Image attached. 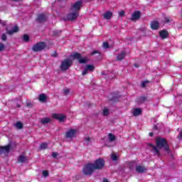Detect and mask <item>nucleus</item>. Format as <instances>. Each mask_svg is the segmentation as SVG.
Instances as JSON below:
<instances>
[{
    "instance_id": "ddd939ff",
    "label": "nucleus",
    "mask_w": 182,
    "mask_h": 182,
    "mask_svg": "<svg viewBox=\"0 0 182 182\" xmlns=\"http://www.w3.org/2000/svg\"><path fill=\"white\" fill-rule=\"evenodd\" d=\"M159 26H160V24L157 21H151V29H153L154 31H157V29H159Z\"/></svg>"
},
{
    "instance_id": "bb28decb",
    "label": "nucleus",
    "mask_w": 182,
    "mask_h": 182,
    "mask_svg": "<svg viewBox=\"0 0 182 182\" xmlns=\"http://www.w3.org/2000/svg\"><path fill=\"white\" fill-rule=\"evenodd\" d=\"M85 68H87V70H90V72H93V70H95V66L92 65H87Z\"/></svg>"
},
{
    "instance_id": "72a5a7b5",
    "label": "nucleus",
    "mask_w": 182,
    "mask_h": 182,
    "mask_svg": "<svg viewBox=\"0 0 182 182\" xmlns=\"http://www.w3.org/2000/svg\"><path fill=\"white\" fill-rule=\"evenodd\" d=\"M103 115L104 116H108L109 115V109L105 108L103 109Z\"/></svg>"
},
{
    "instance_id": "37998d69",
    "label": "nucleus",
    "mask_w": 182,
    "mask_h": 182,
    "mask_svg": "<svg viewBox=\"0 0 182 182\" xmlns=\"http://www.w3.org/2000/svg\"><path fill=\"white\" fill-rule=\"evenodd\" d=\"M96 53H97L99 55V56H100V53L97 50H94L92 53H91V55H96Z\"/></svg>"
},
{
    "instance_id": "423d86ee",
    "label": "nucleus",
    "mask_w": 182,
    "mask_h": 182,
    "mask_svg": "<svg viewBox=\"0 0 182 182\" xmlns=\"http://www.w3.org/2000/svg\"><path fill=\"white\" fill-rule=\"evenodd\" d=\"M79 16L77 11H73V13L68 14L66 17L64 18V21H75Z\"/></svg>"
},
{
    "instance_id": "9b49d317",
    "label": "nucleus",
    "mask_w": 182,
    "mask_h": 182,
    "mask_svg": "<svg viewBox=\"0 0 182 182\" xmlns=\"http://www.w3.org/2000/svg\"><path fill=\"white\" fill-rule=\"evenodd\" d=\"M135 170L136 173H146V171H147V168L143 166H136Z\"/></svg>"
},
{
    "instance_id": "79ce46f5",
    "label": "nucleus",
    "mask_w": 182,
    "mask_h": 182,
    "mask_svg": "<svg viewBox=\"0 0 182 182\" xmlns=\"http://www.w3.org/2000/svg\"><path fill=\"white\" fill-rule=\"evenodd\" d=\"M60 32H62V31H53V35H54L55 36H58L59 35V33H60Z\"/></svg>"
},
{
    "instance_id": "20e7f679",
    "label": "nucleus",
    "mask_w": 182,
    "mask_h": 182,
    "mask_svg": "<svg viewBox=\"0 0 182 182\" xmlns=\"http://www.w3.org/2000/svg\"><path fill=\"white\" fill-rule=\"evenodd\" d=\"M46 48V44L45 42L37 43L32 48L33 52H41V50H43Z\"/></svg>"
},
{
    "instance_id": "e433bc0d",
    "label": "nucleus",
    "mask_w": 182,
    "mask_h": 182,
    "mask_svg": "<svg viewBox=\"0 0 182 182\" xmlns=\"http://www.w3.org/2000/svg\"><path fill=\"white\" fill-rule=\"evenodd\" d=\"M147 83H149V81L147 80L143 81L141 84V87H146V85H147Z\"/></svg>"
},
{
    "instance_id": "c03bdc74",
    "label": "nucleus",
    "mask_w": 182,
    "mask_h": 182,
    "mask_svg": "<svg viewBox=\"0 0 182 182\" xmlns=\"http://www.w3.org/2000/svg\"><path fill=\"white\" fill-rule=\"evenodd\" d=\"M87 68H85V69H84L83 70H82V75H83V76H85V75H87Z\"/></svg>"
},
{
    "instance_id": "c9c22d12",
    "label": "nucleus",
    "mask_w": 182,
    "mask_h": 182,
    "mask_svg": "<svg viewBox=\"0 0 182 182\" xmlns=\"http://www.w3.org/2000/svg\"><path fill=\"white\" fill-rule=\"evenodd\" d=\"M111 159H112V160H113L114 161H117V156H116V154H113L111 156Z\"/></svg>"
},
{
    "instance_id": "f03ea898",
    "label": "nucleus",
    "mask_w": 182,
    "mask_h": 182,
    "mask_svg": "<svg viewBox=\"0 0 182 182\" xmlns=\"http://www.w3.org/2000/svg\"><path fill=\"white\" fill-rule=\"evenodd\" d=\"M93 171H95L93 164H86L82 169V173H84L85 176H92Z\"/></svg>"
},
{
    "instance_id": "4c0bfd02",
    "label": "nucleus",
    "mask_w": 182,
    "mask_h": 182,
    "mask_svg": "<svg viewBox=\"0 0 182 182\" xmlns=\"http://www.w3.org/2000/svg\"><path fill=\"white\" fill-rule=\"evenodd\" d=\"M4 49H5V45H4L2 43H0V52H2Z\"/></svg>"
},
{
    "instance_id": "412c9836",
    "label": "nucleus",
    "mask_w": 182,
    "mask_h": 182,
    "mask_svg": "<svg viewBox=\"0 0 182 182\" xmlns=\"http://www.w3.org/2000/svg\"><path fill=\"white\" fill-rule=\"evenodd\" d=\"M51 120L50 118L45 117L41 119V122L42 124H48V123H50Z\"/></svg>"
},
{
    "instance_id": "f704fd0d",
    "label": "nucleus",
    "mask_w": 182,
    "mask_h": 182,
    "mask_svg": "<svg viewBox=\"0 0 182 182\" xmlns=\"http://www.w3.org/2000/svg\"><path fill=\"white\" fill-rule=\"evenodd\" d=\"M102 46L105 49H109V43L107 42H104L102 44Z\"/></svg>"
},
{
    "instance_id": "f257e3e1",
    "label": "nucleus",
    "mask_w": 182,
    "mask_h": 182,
    "mask_svg": "<svg viewBox=\"0 0 182 182\" xmlns=\"http://www.w3.org/2000/svg\"><path fill=\"white\" fill-rule=\"evenodd\" d=\"M149 147H151V151L155 156H160V151L159 149H164L165 151H170V146L167 144V141L164 138L156 139V146L149 144Z\"/></svg>"
},
{
    "instance_id": "f8f14e48",
    "label": "nucleus",
    "mask_w": 182,
    "mask_h": 182,
    "mask_svg": "<svg viewBox=\"0 0 182 182\" xmlns=\"http://www.w3.org/2000/svg\"><path fill=\"white\" fill-rule=\"evenodd\" d=\"M53 118L59 120L60 122H63L65 120V115L62 114H53Z\"/></svg>"
},
{
    "instance_id": "0eeeda50",
    "label": "nucleus",
    "mask_w": 182,
    "mask_h": 182,
    "mask_svg": "<svg viewBox=\"0 0 182 182\" xmlns=\"http://www.w3.org/2000/svg\"><path fill=\"white\" fill-rule=\"evenodd\" d=\"M83 3L82 1H78L74 3V4L71 6V11L72 12H79L80 11V9L82 8V4Z\"/></svg>"
},
{
    "instance_id": "7ed1b4c3",
    "label": "nucleus",
    "mask_w": 182,
    "mask_h": 182,
    "mask_svg": "<svg viewBox=\"0 0 182 182\" xmlns=\"http://www.w3.org/2000/svg\"><path fill=\"white\" fill-rule=\"evenodd\" d=\"M92 166L95 170H102L105 167V161L102 159H97Z\"/></svg>"
},
{
    "instance_id": "c85d7f7f",
    "label": "nucleus",
    "mask_w": 182,
    "mask_h": 182,
    "mask_svg": "<svg viewBox=\"0 0 182 182\" xmlns=\"http://www.w3.org/2000/svg\"><path fill=\"white\" fill-rule=\"evenodd\" d=\"M40 148L41 150H45L46 149H48V144L43 143L40 145Z\"/></svg>"
},
{
    "instance_id": "8fccbe9b",
    "label": "nucleus",
    "mask_w": 182,
    "mask_h": 182,
    "mask_svg": "<svg viewBox=\"0 0 182 182\" xmlns=\"http://www.w3.org/2000/svg\"><path fill=\"white\" fill-rule=\"evenodd\" d=\"M154 130H157V125L154 126Z\"/></svg>"
},
{
    "instance_id": "aec40b11",
    "label": "nucleus",
    "mask_w": 182,
    "mask_h": 182,
    "mask_svg": "<svg viewBox=\"0 0 182 182\" xmlns=\"http://www.w3.org/2000/svg\"><path fill=\"white\" fill-rule=\"evenodd\" d=\"M112 16H113V13H112V11H109L105 12V14H104L105 19H110Z\"/></svg>"
},
{
    "instance_id": "7c9ffc66",
    "label": "nucleus",
    "mask_w": 182,
    "mask_h": 182,
    "mask_svg": "<svg viewBox=\"0 0 182 182\" xmlns=\"http://www.w3.org/2000/svg\"><path fill=\"white\" fill-rule=\"evenodd\" d=\"M70 92V90L69 88H64L63 89V94L66 96L68 95H69Z\"/></svg>"
},
{
    "instance_id": "864d4df0",
    "label": "nucleus",
    "mask_w": 182,
    "mask_h": 182,
    "mask_svg": "<svg viewBox=\"0 0 182 182\" xmlns=\"http://www.w3.org/2000/svg\"><path fill=\"white\" fill-rule=\"evenodd\" d=\"M52 56H53L54 58H56V53H55L54 54H53Z\"/></svg>"
},
{
    "instance_id": "5fc2aeb1",
    "label": "nucleus",
    "mask_w": 182,
    "mask_h": 182,
    "mask_svg": "<svg viewBox=\"0 0 182 182\" xmlns=\"http://www.w3.org/2000/svg\"><path fill=\"white\" fill-rule=\"evenodd\" d=\"M102 182H109L107 179H104Z\"/></svg>"
},
{
    "instance_id": "39448f33",
    "label": "nucleus",
    "mask_w": 182,
    "mask_h": 182,
    "mask_svg": "<svg viewBox=\"0 0 182 182\" xmlns=\"http://www.w3.org/2000/svg\"><path fill=\"white\" fill-rule=\"evenodd\" d=\"M72 66V61L71 60L69 59H65L63 61H62L61 65H60V69L63 71L68 70L69 68Z\"/></svg>"
},
{
    "instance_id": "49530a36",
    "label": "nucleus",
    "mask_w": 182,
    "mask_h": 182,
    "mask_svg": "<svg viewBox=\"0 0 182 182\" xmlns=\"http://www.w3.org/2000/svg\"><path fill=\"white\" fill-rule=\"evenodd\" d=\"M178 139H182V129L179 132V135L178 136Z\"/></svg>"
},
{
    "instance_id": "f3484780",
    "label": "nucleus",
    "mask_w": 182,
    "mask_h": 182,
    "mask_svg": "<svg viewBox=\"0 0 182 182\" xmlns=\"http://www.w3.org/2000/svg\"><path fill=\"white\" fill-rule=\"evenodd\" d=\"M19 31V28L18 26H15L11 30H7L8 35H14V33H16Z\"/></svg>"
},
{
    "instance_id": "1a4fd4ad",
    "label": "nucleus",
    "mask_w": 182,
    "mask_h": 182,
    "mask_svg": "<svg viewBox=\"0 0 182 182\" xmlns=\"http://www.w3.org/2000/svg\"><path fill=\"white\" fill-rule=\"evenodd\" d=\"M9 150H11V144H8L5 146H1L0 154H6L9 153Z\"/></svg>"
},
{
    "instance_id": "6e6552de",
    "label": "nucleus",
    "mask_w": 182,
    "mask_h": 182,
    "mask_svg": "<svg viewBox=\"0 0 182 182\" xmlns=\"http://www.w3.org/2000/svg\"><path fill=\"white\" fill-rule=\"evenodd\" d=\"M76 136V129H69L65 133V137L67 139H73V137Z\"/></svg>"
},
{
    "instance_id": "a19ab883",
    "label": "nucleus",
    "mask_w": 182,
    "mask_h": 182,
    "mask_svg": "<svg viewBox=\"0 0 182 182\" xmlns=\"http://www.w3.org/2000/svg\"><path fill=\"white\" fill-rule=\"evenodd\" d=\"M124 14H125L124 11H121L119 12V16L123 17L124 16Z\"/></svg>"
},
{
    "instance_id": "603ef678",
    "label": "nucleus",
    "mask_w": 182,
    "mask_h": 182,
    "mask_svg": "<svg viewBox=\"0 0 182 182\" xmlns=\"http://www.w3.org/2000/svg\"><path fill=\"white\" fill-rule=\"evenodd\" d=\"M12 1H14V2H19V1H21L22 0H12Z\"/></svg>"
},
{
    "instance_id": "3c124183",
    "label": "nucleus",
    "mask_w": 182,
    "mask_h": 182,
    "mask_svg": "<svg viewBox=\"0 0 182 182\" xmlns=\"http://www.w3.org/2000/svg\"><path fill=\"white\" fill-rule=\"evenodd\" d=\"M153 135H154L153 132H150V133H149V136H150L151 137H153Z\"/></svg>"
},
{
    "instance_id": "cd10ccee",
    "label": "nucleus",
    "mask_w": 182,
    "mask_h": 182,
    "mask_svg": "<svg viewBox=\"0 0 182 182\" xmlns=\"http://www.w3.org/2000/svg\"><path fill=\"white\" fill-rule=\"evenodd\" d=\"M16 127H17V129H23V124L21 122H18L16 124Z\"/></svg>"
},
{
    "instance_id": "9d476101",
    "label": "nucleus",
    "mask_w": 182,
    "mask_h": 182,
    "mask_svg": "<svg viewBox=\"0 0 182 182\" xmlns=\"http://www.w3.org/2000/svg\"><path fill=\"white\" fill-rule=\"evenodd\" d=\"M141 16V12L137 11H135L131 18V21H137V19H139V18Z\"/></svg>"
},
{
    "instance_id": "de8ad7c7",
    "label": "nucleus",
    "mask_w": 182,
    "mask_h": 182,
    "mask_svg": "<svg viewBox=\"0 0 182 182\" xmlns=\"http://www.w3.org/2000/svg\"><path fill=\"white\" fill-rule=\"evenodd\" d=\"M85 141H87V144H89V141H90V138H85Z\"/></svg>"
},
{
    "instance_id": "dca6fc26",
    "label": "nucleus",
    "mask_w": 182,
    "mask_h": 182,
    "mask_svg": "<svg viewBox=\"0 0 182 182\" xmlns=\"http://www.w3.org/2000/svg\"><path fill=\"white\" fill-rule=\"evenodd\" d=\"M159 36L161 38V39H166L168 36V32L167 31L164 30L159 32Z\"/></svg>"
},
{
    "instance_id": "2f4dec72",
    "label": "nucleus",
    "mask_w": 182,
    "mask_h": 182,
    "mask_svg": "<svg viewBox=\"0 0 182 182\" xmlns=\"http://www.w3.org/2000/svg\"><path fill=\"white\" fill-rule=\"evenodd\" d=\"M171 18L170 17H165L164 18V22L165 23H170V22H171Z\"/></svg>"
},
{
    "instance_id": "6ab92c4d",
    "label": "nucleus",
    "mask_w": 182,
    "mask_h": 182,
    "mask_svg": "<svg viewBox=\"0 0 182 182\" xmlns=\"http://www.w3.org/2000/svg\"><path fill=\"white\" fill-rule=\"evenodd\" d=\"M126 56V52L122 51L117 56V60H123L124 59V57Z\"/></svg>"
},
{
    "instance_id": "a211bd4d",
    "label": "nucleus",
    "mask_w": 182,
    "mask_h": 182,
    "mask_svg": "<svg viewBox=\"0 0 182 182\" xmlns=\"http://www.w3.org/2000/svg\"><path fill=\"white\" fill-rule=\"evenodd\" d=\"M27 160L28 158L23 154L20 155L18 159V163H25Z\"/></svg>"
},
{
    "instance_id": "58836bf2",
    "label": "nucleus",
    "mask_w": 182,
    "mask_h": 182,
    "mask_svg": "<svg viewBox=\"0 0 182 182\" xmlns=\"http://www.w3.org/2000/svg\"><path fill=\"white\" fill-rule=\"evenodd\" d=\"M43 177H48V176H49V172L48 171H43Z\"/></svg>"
},
{
    "instance_id": "c756f323",
    "label": "nucleus",
    "mask_w": 182,
    "mask_h": 182,
    "mask_svg": "<svg viewBox=\"0 0 182 182\" xmlns=\"http://www.w3.org/2000/svg\"><path fill=\"white\" fill-rule=\"evenodd\" d=\"M23 42H28L29 41V36H28V34H25L23 36Z\"/></svg>"
},
{
    "instance_id": "ea45409f",
    "label": "nucleus",
    "mask_w": 182,
    "mask_h": 182,
    "mask_svg": "<svg viewBox=\"0 0 182 182\" xmlns=\"http://www.w3.org/2000/svg\"><path fill=\"white\" fill-rule=\"evenodd\" d=\"M59 154H58V152H53L52 153V157H53V159H56L58 157V155Z\"/></svg>"
},
{
    "instance_id": "13d9d810",
    "label": "nucleus",
    "mask_w": 182,
    "mask_h": 182,
    "mask_svg": "<svg viewBox=\"0 0 182 182\" xmlns=\"http://www.w3.org/2000/svg\"><path fill=\"white\" fill-rule=\"evenodd\" d=\"M58 1H62V0H58Z\"/></svg>"
},
{
    "instance_id": "4d7b16f0",
    "label": "nucleus",
    "mask_w": 182,
    "mask_h": 182,
    "mask_svg": "<svg viewBox=\"0 0 182 182\" xmlns=\"http://www.w3.org/2000/svg\"><path fill=\"white\" fill-rule=\"evenodd\" d=\"M17 107H21V105L17 104Z\"/></svg>"
},
{
    "instance_id": "5701e85b",
    "label": "nucleus",
    "mask_w": 182,
    "mask_h": 182,
    "mask_svg": "<svg viewBox=\"0 0 182 182\" xmlns=\"http://www.w3.org/2000/svg\"><path fill=\"white\" fill-rule=\"evenodd\" d=\"M71 57L73 59H77L79 60L82 58V55L79 53H75L71 55Z\"/></svg>"
},
{
    "instance_id": "4468645a",
    "label": "nucleus",
    "mask_w": 182,
    "mask_h": 182,
    "mask_svg": "<svg viewBox=\"0 0 182 182\" xmlns=\"http://www.w3.org/2000/svg\"><path fill=\"white\" fill-rule=\"evenodd\" d=\"M141 108H134L132 110V114L135 117L140 116V114H141Z\"/></svg>"
},
{
    "instance_id": "a18cd8bd",
    "label": "nucleus",
    "mask_w": 182,
    "mask_h": 182,
    "mask_svg": "<svg viewBox=\"0 0 182 182\" xmlns=\"http://www.w3.org/2000/svg\"><path fill=\"white\" fill-rule=\"evenodd\" d=\"M6 39H7L6 35V34H3L1 36V41H6Z\"/></svg>"
},
{
    "instance_id": "09e8293b",
    "label": "nucleus",
    "mask_w": 182,
    "mask_h": 182,
    "mask_svg": "<svg viewBox=\"0 0 182 182\" xmlns=\"http://www.w3.org/2000/svg\"><path fill=\"white\" fill-rule=\"evenodd\" d=\"M27 107H32V104L28 102L26 104Z\"/></svg>"
},
{
    "instance_id": "393cba45",
    "label": "nucleus",
    "mask_w": 182,
    "mask_h": 182,
    "mask_svg": "<svg viewBox=\"0 0 182 182\" xmlns=\"http://www.w3.org/2000/svg\"><path fill=\"white\" fill-rule=\"evenodd\" d=\"M146 100H147V97H139L137 98V102L139 104L144 103V102H146Z\"/></svg>"
},
{
    "instance_id": "a878e982",
    "label": "nucleus",
    "mask_w": 182,
    "mask_h": 182,
    "mask_svg": "<svg viewBox=\"0 0 182 182\" xmlns=\"http://www.w3.org/2000/svg\"><path fill=\"white\" fill-rule=\"evenodd\" d=\"M108 138L109 141H114L116 140V136H114L113 134H109Z\"/></svg>"
},
{
    "instance_id": "6e6d98bb",
    "label": "nucleus",
    "mask_w": 182,
    "mask_h": 182,
    "mask_svg": "<svg viewBox=\"0 0 182 182\" xmlns=\"http://www.w3.org/2000/svg\"><path fill=\"white\" fill-rule=\"evenodd\" d=\"M134 67H135V68H139V65L134 64Z\"/></svg>"
},
{
    "instance_id": "473e14b6",
    "label": "nucleus",
    "mask_w": 182,
    "mask_h": 182,
    "mask_svg": "<svg viewBox=\"0 0 182 182\" xmlns=\"http://www.w3.org/2000/svg\"><path fill=\"white\" fill-rule=\"evenodd\" d=\"M79 63H86V62H87V60L86 58H80L78 60Z\"/></svg>"
},
{
    "instance_id": "4be33fe9",
    "label": "nucleus",
    "mask_w": 182,
    "mask_h": 182,
    "mask_svg": "<svg viewBox=\"0 0 182 182\" xmlns=\"http://www.w3.org/2000/svg\"><path fill=\"white\" fill-rule=\"evenodd\" d=\"M48 99V97H46V95L45 94H41L38 97V100L40 102H46V100Z\"/></svg>"
},
{
    "instance_id": "2eb2a0df",
    "label": "nucleus",
    "mask_w": 182,
    "mask_h": 182,
    "mask_svg": "<svg viewBox=\"0 0 182 182\" xmlns=\"http://www.w3.org/2000/svg\"><path fill=\"white\" fill-rule=\"evenodd\" d=\"M36 21L37 22L42 23V22H45V21H46V16H45V14H40L38 16Z\"/></svg>"
},
{
    "instance_id": "b1692460",
    "label": "nucleus",
    "mask_w": 182,
    "mask_h": 182,
    "mask_svg": "<svg viewBox=\"0 0 182 182\" xmlns=\"http://www.w3.org/2000/svg\"><path fill=\"white\" fill-rule=\"evenodd\" d=\"M119 99H120V95L117 94L116 95H114L112 98H110V100L112 102H119Z\"/></svg>"
}]
</instances>
